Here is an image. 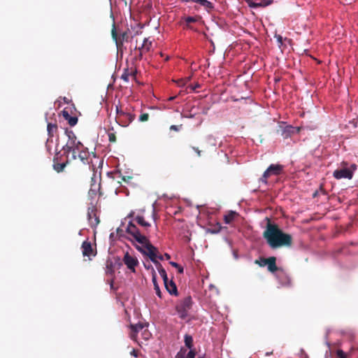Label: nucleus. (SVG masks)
Masks as SVG:
<instances>
[{
  "label": "nucleus",
  "mask_w": 358,
  "mask_h": 358,
  "mask_svg": "<svg viewBox=\"0 0 358 358\" xmlns=\"http://www.w3.org/2000/svg\"><path fill=\"white\" fill-rule=\"evenodd\" d=\"M62 115L64 118L68 121L70 126L73 127L78 122V117L71 116L69 112L66 110H62Z\"/></svg>",
  "instance_id": "obj_19"
},
{
  "label": "nucleus",
  "mask_w": 358,
  "mask_h": 358,
  "mask_svg": "<svg viewBox=\"0 0 358 358\" xmlns=\"http://www.w3.org/2000/svg\"><path fill=\"white\" fill-rule=\"evenodd\" d=\"M81 248L83 250V255L84 257H90L91 256H95L96 255V252L94 251L91 243L87 241H85L82 243Z\"/></svg>",
  "instance_id": "obj_14"
},
{
  "label": "nucleus",
  "mask_w": 358,
  "mask_h": 358,
  "mask_svg": "<svg viewBox=\"0 0 358 358\" xmlns=\"http://www.w3.org/2000/svg\"><path fill=\"white\" fill-rule=\"evenodd\" d=\"M110 1H112V0H110Z\"/></svg>",
  "instance_id": "obj_56"
},
{
  "label": "nucleus",
  "mask_w": 358,
  "mask_h": 358,
  "mask_svg": "<svg viewBox=\"0 0 358 358\" xmlns=\"http://www.w3.org/2000/svg\"><path fill=\"white\" fill-rule=\"evenodd\" d=\"M145 267L147 268H149L148 265H145Z\"/></svg>",
  "instance_id": "obj_53"
},
{
  "label": "nucleus",
  "mask_w": 358,
  "mask_h": 358,
  "mask_svg": "<svg viewBox=\"0 0 358 358\" xmlns=\"http://www.w3.org/2000/svg\"><path fill=\"white\" fill-rule=\"evenodd\" d=\"M272 353H273L272 352H268L266 353V356H269V355H272Z\"/></svg>",
  "instance_id": "obj_50"
},
{
  "label": "nucleus",
  "mask_w": 358,
  "mask_h": 358,
  "mask_svg": "<svg viewBox=\"0 0 358 358\" xmlns=\"http://www.w3.org/2000/svg\"><path fill=\"white\" fill-rule=\"evenodd\" d=\"M196 21V18L194 17H187L186 19H185V22L189 24V23H193V22H195Z\"/></svg>",
  "instance_id": "obj_36"
},
{
  "label": "nucleus",
  "mask_w": 358,
  "mask_h": 358,
  "mask_svg": "<svg viewBox=\"0 0 358 358\" xmlns=\"http://www.w3.org/2000/svg\"><path fill=\"white\" fill-rule=\"evenodd\" d=\"M170 264H171V265L172 266L178 268V273H183V271H184L183 267L180 266L178 263L173 262H171Z\"/></svg>",
  "instance_id": "obj_29"
},
{
  "label": "nucleus",
  "mask_w": 358,
  "mask_h": 358,
  "mask_svg": "<svg viewBox=\"0 0 358 358\" xmlns=\"http://www.w3.org/2000/svg\"><path fill=\"white\" fill-rule=\"evenodd\" d=\"M185 352H182V350L177 354L176 358H185Z\"/></svg>",
  "instance_id": "obj_39"
},
{
  "label": "nucleus",
  "mask_w": 358,
  "mask_h": 358,
  "mask_svg": "<svg viewBox=\"0 0 358 358\" xmlns=\"http://www.w3.org/2000/svg\"><path fill=\"white\" fill-rule=\"evenodd\" d=\"M343 164L345 165V166H347L348 164L346 162H343Z\"/></svg>",
  "instance_id": "obj_51"
},
{
  "label": "nucleus",
  "mask_w": 358,
  "mask_h": 358,
  "mask_svg": "<svg viewBox=\"0 0 358 358\" xmlns=\"http://www.w3.org/2000/svg\"><path fill=\"white\" fill-rule=\"evenodd\" d=\"M185 2H195L199 3L201 6H203L208 10H211L213 8V5L210 1L208 0H184Z\"/></svg>",
  "instance_id": "obj_22"
},
{
  "label": "nucleus",
  "mask_w": 358,
  "mask_h": 358,
  "mask_svg": "<svg viewBox=\"0 0 358 358\" xmlns=\"http://www.w3.org/2000/svg\"><path fill=\"white\" fill-rule=\"evenodd\" d=\"M184 341H185V346L189 349H192V348L193 347L192 336L189 334H185Z\"/></svg>",
  "instance_id": "obj_25"
},
{
  "label": "nucleus",
  "mask_w": 358,
  "mask_h": 358,
  "mask_svg": "<svg viewBox=\"0 0 358 358\" xmlns=\"http://www.w3.org/2000/svg\"><path fill=\"white\" fill-rule=\"evenodd\" d=\"M275 38L277 39V41L280 45L282 44V37L280 35H275Z\"/></svg>",
  "instance_id": "obj_38"
},
{
  "label": "nucleus",
  "mask_w": 358,
  "mask_h": 358,
  "mask_svg": "<svg viewBox=\"0 0 358 358\" xmlns=\"http://www.w3.org/2000/svg\"><path fill=\"white\" fill-rule=\"evenodd\" d=\"M283 169V166L280 164H271L268 169L264 171L262 177L260 178V181L266 184L267 178L271 176H279Z\"/></svg>",
  "instance_id": "obj_9"
},
{
  "label": "nucleus",
  "mask_w": 358,
  "mask_h": 358,
  "mask_svg": "<svg viewBox=\"0 0 358 358\" xmlns=\"http://www.w3.org/2000/svg\"><path fill=\"white\" fill-rule=\"evenodd\" d=\"M333 176L335 178L340 180L342 178L352 179V171L344 167L342 169H338L333 173Z\"/></svg>",
  "instance_id": "obj_13"
},
{
  "label": "nucleus",
  "mask_w": 358,
  "mask_h": 358,
  "mask_svg": "<svg viewBox=\"0 0 358 358\" xmlns=\"http://www.w3.org/2000/svg\"><path fill=\"white\" fill-rule=\"evenodd\" d=\"M152 47V41H149L148 38H145L143 43L138 50H142L145 52H149Z\"/></svg>",
  "instance_id": "obj_24"
},
{
  "label": "nucleus",
  "mask_w": 358,
  "mask_h": 358,
  "mask_svg": "<svg viewBox=\"0 0 358 358\" xmlns=\"http://www.w3.org/2000/svg\"><path fill=\"white\" fill-rule=\"evenodd\" d=\"M263 237L272 249L291 246L292 244V236L284 233L276 224L271 223L268 219Z\"/></svg>",
  "instance_id": "obj_2"
},
{
  "label": "nucleus",
  "mask_w": 358,
  "mask_h": 358,
  "mask_svg": "<svg viewBox=\"0 0 358 358\" xmlns=\"http://www.w3.org/2000/svg\"><path fill=\"white\" fill-rule=\"evenodd\" d=\"M139 50V54L137 57L138 59H141L142 57H143V54L145 52L144 51H143L142 50Z\"/></svg>",
  "instance_id": "obj_43"
},
{
  "label": "nucleus",
  "mask_w": 358,
  "mask_h": 358,
  "mask_svg": "<svg viewBox=\"0 0 358 358\" xmlns=\"http://www.w3.org/2000/svg\"><path fill=\"white\" fill-rule=\"evenodd\" d=\"M351 171H352V173L357 169L356 164H353L351 165L350 169Z\"/></svg>",
  "instance_id": "obj_44"
},
{
  "label": "nucleus",
  "mask_w": 358,
  "mask_h": 358,
  "mask_svg": "<svg viewBox=\"0 0 358 358\" xmlns=\"http://www.w3.org/2000/svg\"><path fill=\"white\" fill-rule=\"evenodd\" d=\"M266 263L267 268H268V271H270L271 273H274L276 271H278V268L276 265V257H270L267 258V261Z\"/></svg>",
  "instance_id": "obj_18"
},
{
  "label": "nucleus",
  "mask_w": 358,
  "mask_h": 358,
  "mask_svg": "<svg viewBox=\"0 0 358 358\" xmlns=\"http://www.w3.org/2000/svg\"><path fill=\"white\" fill-rule=\"evenodd\" d=\"M206 141H208V143H210L213 146H214V147L216 146V141H215V138L213 136H211V135L208 136L206 138Z\"/></svg>",
  "instance_id": "obj_30"
},
{
  "label": "nucleus",
  "mask_w": 358,
  "mask_h": 358,
  "mask_svg": "<svg viewBox=\"0 0 358 358\" xmlns=\"http://www.w3.org/2000/svg\"><path fill=\"white\" fill-rule=\"evenodd\" d=\"M192 304L193 301L190 296H187L178 301L176 310L181 319L184 320L188 316V313L192 308Z\"/></svg>",
  "instance_id": "obj_3"
},
{
  "label": "nucleus",
  "mask_w": 358,
  "mask_h": 358,
  "mask_svg": "<svg viewBox=\"0 0 358 358\" xmlns=\"http://www.w3.org/2000/svg\"><path fill=\"white\" fill-rule=\"evenodd\" d=\"M190 87L192 90H195L196 88H199L200 87V85L199 84H196L194 86H190Z\"/></svg>",
  "instance_id": "obj_45"
},
{
  "label": "nucleus",
  "mask_w": 358,
  "mask_h": 358,
  "mask_svg": "<svg viewBox=\"0 0 358 358\" xmlns=\"http://www.w3.org/2000/svg\"><path fill=\"white\" fill-rule=\"evenodd\" d=\"M65 134L68 137V141H78L76 134H74V132L72 130H69L68 129H66Z\"/></svg>",
  "instance_id": "obj_26"
},
{
  "label": "nucleus",
  "mask_w": 358,
  "mask_h": 358,
  "mask_svg": "<svg viewBox=\"0 0 358 358\" xmlns=\"http://www.w3.org/2000/svg\"><path fill=\"white\" fill-rule=\"evenodd\" d=\"M108 140L110 143L116 142V135L115 133L109 132L108 134Z\"/></svg>",
  "instance_id": "obj_31"
},
{
  "label": "nucleus",
  "mask_w": 358,
  "mask_h": 358,
  "mask_svg": "<svg viewBox=\"0 0 358 358\" xmlns=\"http://www.w3.org/2000/svg\"><path fill=\"white\" fill-rule=\"evenodd\" d=\"M250 7H257V6H258V4L255 3H252V4H250Z\"/></svg>",
  "instance_id": "obj_47"
},
{
  "label": "nucleus",
  "mask_w": 358,
  "mask_h": 358,
  "mask_svg": "<svg viewBox=\"0 0 358 358\" xmlns=\"http://www.w3.org/2000/svg\"><path fill=\"white\" fill-rule=\"evenodd\" d=\"M129 76H130L129 69H124V72L121 76V78L123 80H124L125 82H128Z\"/></svg>",
  "instance_id": "obj_28"
},
{
  "label": "nucleus",
  "mask_w": 358,
  "mask_h": 358,
  "mask_svg": "<svg viewBox=\"0 0 358 358\" xmlns=\"http://www.w3.org/2000/svg\"><path fill=\"white\" fill-rule=\"evenodd\" d=\"M192 150H194L199 157L201 156V151L196 147H192Z\"/></svg>",
  "instance_id": "obj_42"
},
{
  "label": "nucleus",
  "mask_w": 358,
  "mask_h": 358,
  "mask_svg": "<svg viewBox=\"0 0 358 358\" xmlns=\"http://www.w3.org/2000/svg\"><path fill=\"white\" fill-rule=\"evenodd\" d=\"M110 287H111V288H113V282H111V284H110Z\"/></svg>",
  "instance_id": "obj_54"
},
{
  "label": "nucleus",
  "mask_w": 358,
  "mask_h": 358,
  "mask_svg": "<svg viewBox=\"0 0 358 358\" xmlns=\"http://www.w3.org/2000/svg\"><path fill=\"white\" fill-rule=\"evenodd\" d=\"M164 256H165V258H166V259H169L171 258L170 255L169 254H167V253H166L164 255Z\"/></svg>",
  "instance_id": "obj_48"
},
{
  "label": "nucleus",
  "mask_w": 358,
  "mask_h": 358,
  "mask_svg": "<svg viewBox=\"0 0 358 358\" xmlns=\"http://www.w3.org/2000/svg\"><path fill=\"white\" fill-rule=\"evenodd\" d=\"M126 231L140 244V245H136V249L143 255L148 256L155 264L164 280V283L168 282L169 280L165 269L163 268L162 265L156 260L157 248L152 245L149 239L146 238L144 234H141L137 228L131 223L129 224L127 229H126Z\"/></svg>",
  "instance_id": "obj_1"
},
{
  "label": "nucleus",
  "mask_w": 358,
  "mask_h": 358,
  "mask_svg": "<svg viewBox=\"0 0 358 358\" xmlns=\"http://www.w3.org/2000/svg\"><path fill=\"white\" fill-rule=\"evenodd\" d=\"M176 98V96H171L169 98V101H173L174 99Z\"/></svg>",
  "instance_id": "obj_49"
},
{
  "label": "nucleus",
  "mask_w": 358,
  "mask_h": 358,
  "mask_svg": "<svg viewBox=\"0 0 358 358\" xmlns=\"http://www.w3.org/2000/svg\"><path fill=\"white\" fill-rule=\"evenodd\" d=\"M164 286H165L167 292L170 294L174 295V296H178V292L177 287L176 285V283L172 280H169L168 282H166L164 283Z\"/></svg>",
  "instance_id": "obj_16"
},
{
  "label": "nucleus",
  "mask_w": 358,
  "mask_h": 358,
  "mask_svg": "<svg viewBox=\"0 0 358 358\" xmlns=\"http://www.w3.org/2000/svg\"><path fill=\"white\" fill-rule=\"evenodd\" d=\"M83 148V144L79 141H67L66 145L62 147V150L66 158H69V154L71 153V159H76L78 150H81Z\"/></svg>",
  "instance_id": "obj_5"
},
{
  "label": "nucleus",
  "mask_w": 358,
  "mask_h": 358,
  "mask_svg": "<svg viewBox=\"0 0 358 358\" xmlns=\"http://www.w3.org/2000/svg\"><path fill=\"white\" fill-rule=\"evenodd\" d=\"M123 262L131 271L134 273L136 271L135 267L138 264V261L136 257L131 255L127 252L124 255Z\"/></svg>",
  "instance_id": "obj_12"
},
{
  "label": "nucleus",
  "mask_w": 358,
  "mask_h": 358,
  "mask_svg": "<svg viewBox=\"0 0 358 358\" xmlns=\"http://www.w3.org/2000/svg\"><path fill=\"white\" fill-rule=\"evenodd\" d=\"M266 261L267 258L260 257L255 261V264L259 265L261 267H263L266 265Z\"/></svg>",
  "instance_id": "obj_27"
},
{
  "label": "nucleus",
  "mask_w": 358,
  "mask_h": 358,
  "mask_svg": "<svg viewBox=\"0 0 358 358\" xmlns=\"http://www.w3.org/2000/svg\"><path fill=\"white\" fill-rule=\"evenodd\" d=\"M190 77L186 78L185 79H181L178 81L179 85H185L189 80Z\"/></svg>",
  "instance_id": "obj_35"
},
{
  "label": "nucleus",
  "mask_w": 358,
  "mask_h": 358,
  "mask_svg": "<svg viewBox=\"0 0 358 358\" xmlns=\"http://www.w3.org/2000/svg\"><path fill=\"white\" fill-rule=\"evenodd\" d=\"M78 153L77 157L79 158L83 164H89L88 159L90 153L87 148L83 146V148L81 149V150H78Z\"/></svg>",
  "instance_id": "obj_17"
},
{
  "label": "nucleus",
  "mask_w": 358,
  "mask_h": 358,
  "mask_svg": "<svg viewBox=\"0 0 358 358\" xmlns=\"http://www.w3.org/2000/svg\"><path fill=\"white\" fill-rule=\"evenodd\" d=\"M58 131V127L56 123H48L47 125V131L49 136V138H52L55 134H57Z\"/></svg>",
  "instance_id": "obj_21"
},
{
  "label": "nucleus",
  "mask_w": 358,
  "mask_h": 358,
  "mask_svg": "<svg viewBox=\"0 0 358 358\" xmlns=\"http://www.w3.org/2000/svg\"><path fill=\"white\" fill-rule=\"evenodd\" d=\"M152 281L154 285V289L155 290L156 294L159 297L162 298V292L160 290L159 286L157 282V274L154 268H152Z\"/></svg>",
  "instance_id": "obj_20"
},
{
  "label": "nucleus",
  "mask_w": 358,
  "mask_h": 358,
  "mask_svg": "<svg viewBox=\"0 0 358 358\" xmlns=\"http://www.w3.org/2000/svg\"><path fill=\"white\" fill-rule=\"evenodd\" d=\"M130 354L135 357H138V351L136 350H133Z\"/></svg>",
  "instance_id": "obj_41"
},
{
  "label": "nucleus",
  "mask_w": 358,
  "mask_h": 358,
  "mask_svg": "<svg viewBox=\"0 0 358 358\" xmlns=\"http://www.w3.org/2000/svg\"><path fill=\"white\" fill-rule=\"evenodd\" d=\"M157 253H158V251L157 252V257H156V259L158 258V259H160V260H163V259H164L163 256H162V255H157Z\"/></svg>",
  "instance_id": "obj_46"
},
{
  "label": "nucleus",
  "mask_w": 358,
  "mask_h": 358,
  "mask_svg": "<svg viewBox=\"0 0 358 358\" xmlns=\"http://www.w3.org/2000/svg\"><path fill=\"white\" fill-rule=\"evenodd\" d=\"M62 156L59 152H57L53 159V169L57 173H60L64 171L66 164L69 163V158H66V161L62 162Z\"/></svg>",
  "instance_id": "obj_11"
},
{
  "label": "nucleus",
  "mask_w": 358,
  "mask_h": 358,
  "mask_svg": "<svg viewBox=\"0 0 358 358\" xmlns=\"http://www.w3.org/2000/svg\"><path fill=\"white\" fill-rule=\"evenodd\" d=\"M131 223L134 224L141 234L146 236L147 229L150 227V224L145 220V218L142 215H136L131 222H129L128 224ZM129 226V225H127ZM128 227H127V228ZM147 238V236H145Z\"/></svg>",
  "instance_id": "obj_8"
},
{
  "label": "nucleus",
  "mask_w": 358,
  "mask_h": 358,
  "mask_svg": "<svg viewBox=\"0 0 358 358\" xmlns=\"http://www.w3.org/2000/svg\"><path fill=\"white\" fill-rule=\"evenodd\" d=\"M148 325L143 323H138L136 324H130V338L135 341H137V334L138 332H141L142 338L144 341H148L151 337V334L147 329Z\"/></svg>",
  "instance_id": "obj_4"
},
{
  "label": "nucleus",
  "mask_w": 358,
  "mask_h": 358,
  "mask_svg": "<svg viewBox=\"0 0 358 358\" xmlns=\"http://www.w3.org/2000/svg\"><path fill=\"white\" fill-rule=\"evenodd\" d=\"M181 127H182V124H180V125H179V126H178V125H171V126L170 127V129H171V130H174V131H179V129H180V128Z\"/></svg>",
  "instance_id": "obj_37"
},
{
  "label": "nucleus",
  "mask_w": 358,
  "mask_h": 358,
  "mask_svg": "<svg viewBox=\"0 0 358 358\" xmlns=\"http://www.w3.org/2000/svg\"><path fill=\"white\" fill-rule=\"evenodd\" d=\"M129 73H130V76H131L134 79H136V70L134 69V70H129Z\"/></svg>",
  "instance_id": "obj_40"
},
{
  "label": "nucleus",
  "mask_w": 358,
  "mask_h": 358,
  "mask_svg": "<svg viewBox=\"0 0 358 358\" xmlns=\"http://www.w3.org/2000/svg\"><path fill=\"white\" fill-rule=\"evenodd\" d=\"M199 358H203V357H199Z\"/></svg>",
  "instance_id": "obj_55"
},
{
  "label": "nucleus",
  "mask_w": 358,
  "mask_h": 358,
  "mask_svg": "<svg viewBox=\"0 0 358 358\" xmlns=\"http://www.w3.org/2000/svg\"><path fill=\"white\" fill-rule=\"evenodd\" d=\"M145 267L147 268H149L148 265H145Z\"/></svg>",
  "instance_id": "obj_52"
},
{
  "label": "nucleus",
  "mask_w": 358,
  "mask_h": 358,
  "mask_svg": "<svg viewBox=\"0 0 358 358\" xmlns=\"http://www.w3.org/2000/svg\"><path fill=\"white\" fill-rule=\"evenodd\" d=\"M336 355L338 358H346V355L342 350H338Z\"/></svg>",
  "instance_id": "obj_33"
},
{
  "label": "nucleus",
  "mask_w": 358,
  "mask_h": 358,
  "mask_svg": "<svg viewBox=\"0 0 358 358\" xmlns=\"http://www.w3.org/2000/svg\"><path fill=\"white\" fill-rule=\"evenodd\" d=\"M129 32V31L127 30L120 33V35H118L116 31L115 25H113L111 35L113 39L115 41L116 46L118 50L122 48L124 42H129L130 41L131 37Z\"/></svg>",
  "instance_id": "obj_7"
},
{
  "label": "nucleus",
  "mask_w": 358,
  "mask_h": 358,
  "mask_svg": "<svg viewBox=\"0 0 358 358\" xmlns=\"http://www.w3.org/2000/svg\"><path fill=\"white\" fill-rule=\"evenodd\" d=\"M301 128L300 127H294L292 126H286L282 130V136L283 138L286 139L288 138H290L292 135L295 134H299Z\"/></svg>",
  "instance_id": "obj_15"
},
{
  "label": "nucleus",
  "mask_w": 358,
  "mask_h": 358,
  "mask_svg": "<svg viewBox=\"0 0 358 358\" xmlns=\"http://www.w3.org/2000/svg\"><path fill=\"white\" fill-rule=\"evenodd\" d=\"M87 219L92 228H96L99 224V217L97 214V210L94 206L88 208Z\"/></svg>",
  "instance_id": "obj_10"
},
{
  "label": "nucleus",
  "mask_w": 358,
  "mask_h": 358,
  "mask_svg": "<svg viewBox=\"0 0 358 358\" xmlns=\"http://www.w3.org/2000/svg\"><path fill=\"white\" fill-rule=\"evenodd\" d=\"M135 119V115L122 110L121 106H116V122L122 127L128 126Z\"/></svg>",
  "instance_id": "obj_6"
},
{
  "label": "nucleus",
  "mask_w": 358,
  "mask_h": 358,
  "mask_svg": "<svg viewBox=\"0 0 358 358\" xmlns=\"http://www.w3.org/2000/svg\"><path fill=\"white\" fill-rule=\"evenodd\" d=\"M196 355L195 350L190 349L185 358H194Z\"/></svg>",
  "instance_id": "obj_34"
},
{
  "label": "nucleus",
  "mask_w": 358,
  "mask_h": 358,
  "mask_svg": "<svg viewBox=\"0 0 358 358\" xmlns=\"http://www.w3.org/2000/svg\"><path fill=\"white\" fill-rule=\"evenodd\" d=\"M149 119V115L148 113H143L139 117V120L141 122H145L148 121Z\"/></svg>",
  "instance_id": "obj_32"
},
{
  "label": "nucleus",
  "mask_w": 358,
  "mask_h": 358,
  "mask_svg": "<svg viewBox=\"0 0 358 358\" xmlns=\"http://www.w3.org/2000/svg\"><path fill=\"white\" fill-rule=\"evenodd\" d=\"M238 214L235 211H229L224 216V220L226 224H231Z\"/></svg>",
  "instance_id": "obj_23"
}]
</instances>
